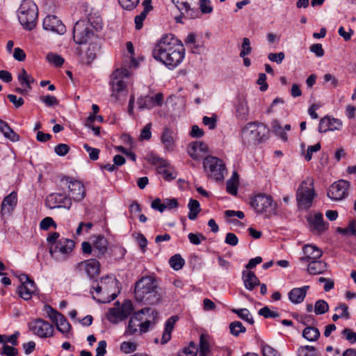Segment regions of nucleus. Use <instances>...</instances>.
I'll list each match as a JSON object with an SVG mask.
<instances>
[{
	"label": "nucleus",
	"mask_w": 356,
	"mask_h": 356,
	"mask_svg": "<svg viewBox=\"0 0 356 356\" xmlns=\"http://www.w3.org/2000/svg\"><path fill=\"white\" fill-rule=\"evenodd\" d=\"M74 246L73 240L62 237L49 247L50 256L56 261H64L69 257Z\"/></svg>",
	"instance_id": "7"
},
{
	"label": "nucleus",
	"mask_w": 356,
	"mask_h": 356,
	"mask_svg": "<svg viewBox=\"0 0 356 356\" xmlns=\"http://www.w3.org/2000/svg\"><path fill=\"white\" fill-rule=\"evenodd\" d=\"M0 131L4 136L13 142L19 140V136L8 125V124L0 119Z\"/></svg>",
	"instance_id": "36"
},
{
	"label": "nucleus",
	"mask_w": 356,
	"mask_h": 356,
	"mask_svg": "<svg viewBox=\"0 0 356 356\" xmlns=\"http://www.w3.org/2000/svg\"><path fill=\"white\" fill-rule=\"evenodd\" d=\"M18 354V350L13 346H10L7 344H3L2 350L0 353L1 355L6 356H17Z\"/></svg>",
	"instance_id": "57"
},
{
	"label": "nucleus",
	"mask_w": 356,
	"mask_h": 356,
	"mask_svg": "<svg viewBox=\"0 0 356 356\" xmlns=\"http://www.w3.org/2000/svg\"><path fill=\"white\" fill-rule=\"evenodd\" d=\"M140 0H118L120 5L125 10H131L139 3Z\"/></svg>",
	"instance_id": "55"
},
{
	"label": "nucleus",
	"mask_w": 356,
	"mask_h": 356,
	"mask_svg": "<svg viewBox=\"0 0 356 356\" xmlns=\"http://www.w3.org/2000/svg\"><path fill=\"white\" fill-rule=\"evenodd\" d=\"M102 29V19L99 15L93 17L92 13L88 14L86 19L76 22L73 29V39L76 44L87 43L94 35V30Z\"/></svg>",
	"instance_id": "3"
},
{
	"label": "nucleus",
	"mask_w": 356,
	"mask_h": 356,
	"mask_svg": "<svg viewBox=\"0 0 356 356\" xmlns=\"http://www.w3.org/2000/svg\"><path fill=\"white\" fill-rule=\"evenodd\" d=\"M134 307L130 300H125L121 306L113 307L109 309L107 319L111 323L116 324L124 321L133 312Z\"/></svg>",
	"instance_id": "11"
},
{
	"label": "nucleus",
	"mask_w": 356,
	"mask_h": 356,
	"mask_svg": "<svg viewBox=\"0 0 356 356\" xmlns=\"http://www.w3.org/2000/svg\"><path fill=\"white\" fill-rule=\"evenodd\" d=\"M54 323L56 325L57 330L67 337L72 327L65 316L61 314Z\"/></svg>",
	"instance_id": "37"
},
{
	"label": "nucleus",
	"mask_w": 356,
	"mask_h": 356,
	"mask_svg": "<svg viewBox=\"0 0 356 356\" xmlns=\"http://www.w3.org/2000/svg\"><path fill=\"white\" fill-rule=\"evenodd\" d=\"M326 263L318 259L311 261L307 267V271L312 275H318L324 273L326 270Z\"/></svg>",
	"instance_id": "33"
},
{
	"label": "nucleus",
	"mask_w": 356,
	"mask_h": 356,
	"mask_svg": "<svg viewBox=\"0 0 356 356\" xmlns=\"http://www.w3.org/2000/svg\"><path fill=\"white\" fill-rule=\"evenodd\" d=\"M349 182L339 180L332 184L327 191V196L333 200H341L348 195Z\"/></svg>",
	"instance_id": "16"
},
{
	"label": "nucleus",
	"mask_w": 356,
	"mask_h": 356,
	"mask_svg": "<svg viewBox=\"0 0 356 356\" xmlns=\"http://www.w3.org/2000/svg\"><path fill=\"white\" fill-rule=\"evenodd\" d=\"M229 328L230 333L235 337H238L241 333H244L246 331L242 323L238 321L232 322L229 325Z\"/></svg>",
	"instance_id": "43"
},
{
	"label": "nucleus",
	"mask_w": 356,
	"mask_h": 356,
	"mask_svg": "<svg viewBox=\"0 0 356 356\" xmlns=\"http://www.w3.org/2000/svg\"><path fill=\"white\" fill-rule=\"evenodd\" d=\"M250 41L248 38H243V42L241 44V50L240 52V57H245L252 52V47L250 45Z\"/></svg>",
	"instance_id": "53"
},
{
	"label": "nucleus",
	"mask_w": 356,
	"mask_h": 356,
	"mask_svg": "<svg viewBox=\"0 0 356 356\" xmlns=\"http://www.w3.org/2000/svg\"><path fill=\"white\" fill-rule=\"evenodd\" d=\"M309 286H304L300 288H293L288 293L289 300L293 304L302 302L307 296Z\"/></svg>",
	"instance_id": "28"
},
{
	"label": "nucleus",
	"mask_w": 356,
	"mask_h": 356,
	"mask_svg": "<svg viewBox=\"0 0 356 356\" xmlns=\"http://www.w3.org/2000/svg\"><path fill=\"white\" fill-rule=\"evenodd\" d=\"M154 163L158 165V173L162 175L165 181H170L177 177V172L170 167L167 160L156 157L154 159Z\"/></svg>",
	"instance_id": "19"
},
{
	"label": "nucleus",
	"mask_w": 356,
	"mask_h": 356,
	"mask_svg": "<svg viewBox=\"0 0 356 356\" xmlns=\"http://www.w3.org/2000/svg\"><path fill=\"white\" fill-rule=\"evenodd\" d=\"M251 205L257 213L268 215L275 213L277 204L270 195L262 193L256 195L251 200Z\"/></svg>",
	"instance_id": "9"
},
{
	"label": "nucleus",
	"mask_w": 356,
	"mask_h": 356,
	"mask_svg": "<svg viewBox=\"0 0 356 356\" xmlns=\"http://www.w3.org/2000/svg\"><path fill=\"white\" fill-rule=\"evenodd\" d=\"M217 116L213 115L211 117L204 116L202 123L209 127V129H214L216 127Z\"/></svg>",
	"instance_id": "58"
},
{
	"label": "nucleus",
	"mask_w": 356,
	"mask_h": 356,
	"mask_svg": "<svg viewBox=\"0 0 356 356\" xmlns=\"http://www.w3.org/2000/svg\"><path fill=\"white\" fill-rule=\"evenodd\" d=\"M43 311L47 314V317L54 323L56 321L60 316L61 313L57 312L52 307L45 305Z\"/></svg>",
	"instance_id": "49"
},
{
	"label": "nucleus",
	"mask_w": 356,
	"mask_h": 356,
	"mask_svg": "<svg viewBox=\"0 0 356 356\" xmlns=\"http://www.w3.org/2000/svg\"><path fill=\"white\" fill-rule=\"evenodd\" d=\"M19 280L22 282V284L18 288L19 296L24 300H28L35 290V282L26 274L20 275Z\"/></svg>",
	"instance_id": "18"
},
{
	"label": "nucleus",
	"mask_w": 356,
	"mask_h": 356,
	"mask_svg": "<svg viewBox=\"0 0 356 356\" xmlns=\"http://www.w3.org/2000/svg\"><path fill=\"white\" fill-rule=\"evenodd\" d=\"M60 181L67 185L71 195L70 197L72 200L75 202H81L84 199L86 191L83 184L80 181L67 176L62 177Z\"/></svg>",
	"instance_id": "13"
},
{
	"label": "nucleus",
	"mask_w": 356,
	"mask_h": 356,
	"mask_svg": "<svg viewBox=\"0 0 356 356\" xmlns=\"http://www.w3.org/2000/svg\"><path fill=\"white\" fill-rule=\"evenodd\" d=\"M169 264L174 270H179L182 268L185 261L180 254H177L170 257Z\"/></svg>",
	"instance_id": "44"
},
{
	"label": "nucleus",
	"mask_w": 356,
	"mask_h": 356,
	"mask_svg": "<svg viewBox=\"0 0 356 356\" xmlns=\"http://www.w3.org/2000/svg\"><path fill=\"white\" fill-rule=\"evenodd\" d=\"M18 80L21 85L25 84L29 88H31V84L34 82V79L29 75L24 69H22L18 75Z\"/></svg>",
	"instance_id": "47"
},
{
	"label": "nucleus",
	"mask_w": 356,
	"mask_h": 356,
	"mask_svg": "<svg viewBox=\"0 0 356 356\" xmlns=\"http://www.w3.org/2000/svg\"><path fill=\"white\" fill-rule=\"evenodd\" d=\"M238 182H235L232 179H229L227 181V192L232 195H236L238 192Z\"/></svg>",
	"instance_id": "61"
},
{
	"label": "nucleus",
	"mask_w": 356,
	"mask_h": 356,
	"mask_svg": "<svg viewBox=\"0 0 356 356\" xmlns=\"http://www.w3.org/2000/svg\"><path fill=\"white\" fill-rule=\"evenodd\" d=\"M341 127L342 122L340 120L325 116L320 120L318 131L325 133L328 131L340 130Z\"/></svg>",
	"instance_id": "24"
},
{
	"label": "nucleus",
	"mask_w": 356,
	"mask_h": 356,
	"mask_svg": "<svg viewBox=\"0 0 356 356\" xmlns=\"http://www.w3.org/2000/svg\"><path fill=\"white\" fill-rule=\"evenodd\" d=\"M337 232L343 235L350 234L356 236V221H350L348 226L345 228L338 227Z\"/></svg>",
	"instance_id": "45"
},
{
	"label": "nucleus",
	"mask_w": 356,
	"mask_h": 356,
	"mask_svg": "<svg viewBox=\"0 0 356 356\" xmlns=\"http://www.w3.org/2000/svg\"><path fill=\"white\" fill-rule=\"evenodd\" d=\"M208 147L202 141H195L191 143L187 147V152L189 156L195 159L198 160L200 158L198 152H207Z\"/></svg>",
	"instance_id": "29"
},
{
	"label": "nucleus",
	"mask_w": 356,
	"mask_h": 356,
	"mask_svg": "<svg viewBox=\"0 0 356 356\" xmlns=\"http://www.w3.org/2000/svg\"><path fill=\"white\" fill-rule=\"evenodd\" d=\"M99 262L95 259H87L78 264L79 270H83L90 278L99 273Z\"/></svg>",
	"instance_id": "23"
},
{
	"label": "nucleus",
	"mask_w": 356,
	"mask_h": 356,
	"mask_svg": "<svg viewBox=\"0 0 356 356\" xmlns=\"http://www.w3.org/2000/svg\"><path fill=\"white\" fill-rule=\"evenodd\" d=\"M45 204L51 209L56 208L70 209L72 207V199L67 195L55 193L47 197Z\"/></svg>",
	"instance_id": "14"
},
{
	"label": "nucleus",
	"mask_w": 356,
	"mask_h": 356,
	"mask_svg": "<svg viewBox=\"0 0 356 356\" xmlns=\"http://www.w3.org/2000/svg\"><path fill=\"white\" fill-rule=\"evenodd\" d=\"M307 221L310 225L311 230L314 233L321 234L328 229L329 225L323 220V216L321 213L309 216Z\"/></svg>",
	"instance_id": "22"
},
{
	"label": "nucleus",
	"mask_w": 356,
	"mask_h": 356,
	"mask_svg": "<svg viewBox=\"0 0 356 356\" xmlns=\"http://www.w3.org/2000/svg\"><path fill=\"white\" fill-rule=\"evenodd\" d=\"M259 315L264 316L266 318H276L280 316V313L275 311H271L267 306L260 309L258 312Z\"/></svg>",
	"instance_id": "51"
},
{
	"label": "nucleus",
	"mask_w": 356,
	"mask_h": 356,
	"mask_svg": "<svg viewBox=\"0 0 356 356\" xmlns=\"http://www.w3.org/2000/svg\"><path fill=\"white\" fill-rule=\"evenodd\" d=\"M106 280H108V283H109L111 286H113L115 284V280H113L111 277H106L105 278H102L100 280L101 285H99L97 284L96 286L94 285L92 286V288L95 291L97 294L100 293L102 290L107 291V287L104 286L106 282Z\"/></svg>",
	"instance_id": "46"
},
{
	"label": "nucleus",
	"mask_w": 356,
	"mask_h": 356,
	"mask_svg": "<svg viewBox=\"0 0 356 356\" xmlns=\"http://www.w3.org/2000/svg\"><path fill=\"white\" fill-rule=\"evenodd\" d=\"M197 348L194 343L191 342L188 347H185L178 353L177 356H196Z\"/></svg>",
	"instance_id": "52"
},
{
	"label": "nucleus",
	"mask_w": 356,
	"mask_h": 356,
	"mask_svg": "<svg viewBox=\"0 0 356 356\" xmlns=\"http://www.w3.org/2000/svg\"><path fill=\"white\" fill-rule=\"evenodd\" d=\"M314 196V179L307 177L301 182L297 191L296 199L299 207L304 209L309 208Z\"/></svg>",
	"instance_id": "8"
},
{
	"label": "nucleus",
	"mask_w": 356,
	"mask_h": 356,
	"mask_svg": "<svg viewBox=\"0 0 356 356\" xmlns=\"http://www.w3.org/2000/svg\"><path fill=\"white\" fill-rule=\"evenodd\" d=\"M51 226L56 227V225L51 217H45L40 222V228L42 230H47Z\"/></svg>",
	"instance_id": "60"
},
{
	"label": "nucleus",
	"mask_w": 356,
	"mask_h": 356,
	"mask_svg": "<svg viewBox=\"0 0 356 356\" xmlns=\"http://www.w3.org/2000/svg\"><path fill=\"white\" fill-rule=\"evenodd\" d=\"M0 131L4 136L13 142L19 140V136L8 125V124L0 119Z\"/></svg>",
	"instance_id": "35"
},
{
	"label": "nucleus",
	"mask_w": 356,
	"mask_h": 356,
	"mask_svg": "<svg viewBox=\"0 0 356 356\" xmlns=\"http://www.w3.org/2000/svg\"><path fill=\"white\" fill-rule=\"evenodd\" d=\"M268 131V127L263 123L249 122L241 130L243 143L248 146L259 144L267 138Z\"/></svg>",
	"instance_id": "4"
},
{
	"label": "nucleus",
	"mask_w": 356,
	"mask_h": 356,
	"mask_svg": "<svg viewBox=\"0 0 356 356\" xmlns=\"http://www.w3.org/2000/svg\"><path fill=\"white\" fill-rule=\"evenodd\" d=\"M203 168L209 179L216 181H222L227 174L224 161L213 156H207L203 160Z\"/></svg>",
	"instance_id": "6"
},
{
	"label": "nucleus",
	"mask_w": 356,
	"mask_h": 356,
	"mask_svg": "<svg viewBox=\"0 0 356 356\" xmlns=\"http://www.w3.org/2000/svg\"><path fill=\"white\" fill-rule=\"evenodd\" d=\"M271 129L273 132L275 134V135L279 137L282 140L286 142L288 140L287 134L283 129L280 123L277 120H274L271 122Z\"/></svg>",
	"instance_id": "41"
},
{
	"label": "nucleus",
	"mask_w": 356,
	"mask_h": 356,
	"mask_svg": "<svg viewBox=\"0 0 356 356\" xmlns=\"http://www.w3.org/2000/svg\"><path fill=\"white\" fill-rule=\"evenodd\" d=\"M30 331L40 338H49L54 335V327L52 324L42 318H35L29 323Z\"/></svg>",
	"instance_id": "12"
},
{
	"label": "nucleus",
	"mask_w": 356,
	"mask_h": 356,
	"mask_svg": "<svg viewBox=\"0 0 356 356\" xmlns=\"http://www.w3.org/2000/svg\"><path fill=\"white\" fill-rule=\"evenodd\" d=\"M342 334L350 343H354L356 342V332H353L350 329L345 328L342 331Z\"/></svg>",
	"instance_id": "64"
},
{
	"label": "nucleus",
	"mask_w": 356,
	"mask_h": 356,
	"mask_svg": "<svg viewBox=\"0 0 356 356\" xmlns=\"http://www.w3.org/2000/svg\"><path fill=\"white\" fill-rule=\"evenodd\" d=\"M136 348L137 344L135 342L124 341L120 344V350L125 354L134 352Z\"/></svg>",
	"instance_id": "54"
},
{
	"label": "nucleus",
	"mask_w": 356,
	"mask_h": 356,
	"mask_svg": "<svg viewBox=\"0 0 356 356\" xmlns=\"http://www.w3.org/2000/svg\"><path fill=\"white\" fill-rule=\"evenodd\" d=\"M178 320L177 316H172L169 318L165 323V329L162 335L161 343L163 344L168 342L171 339V332L174 328V325Z\"/></svg>",
	"instance_id": "31"
},
{
	"label": "nucleus",
	"mask_w": 356,
	"mask_h": 356,
	"mask_svg": "<svg viewBox=\"0 0 356 356\" xmlns=\"http://www.w3.org/2000/svg\"><path fill=\"white\" fill-rule=\"evenodd\" d=\"M302 252L304 256L300 258L301 262L309 263L311 261L319 259L323 254V252L320 248L309 244L305 245L303 247Z\"/></svg>",
	"instance_id": "25"
},
{
	"label": "nucleus",
	"mask_w": 356,
	"mask_h": 356,
	"mask_svg": "<svg viewBox=\"0 0 356 356\" xmlns=\"http://www.w3.org/2000/svg\"><path fill=\"white\" fill-rule=\"evenodd\" d=\"M38 15V7L33 1H22L17 10V16L19 23L25 29L31 31L35 28Z\"/></svg>",
	"instance_id": "5"
},
{
	"label": "nucleus",
	"mask_w": 356,
	"mask_h": 356,
	"mask_svg": "<svg viewBox=\"0 0 356 356\" xmlns=\"http://www.w3.org/2000/svg\"><path fill=\"white\" fill-rule=\"evenodd\" d=\"M163 94L157 93L154 97L145 95L140 96L137 101L139 109H151L156 106H161L163 102Z\"/></svg>",
	"instance_id": "21"
},
{
	"label": "nucleus",
	"mask_w": 356,
	"mask_h": 356,
	"mask_svg": "<svg viewBox=\"0 0 356 356\" xmlns=\"http://www.w3.org/2000/svg\"><path fill=\"white\" fill-rule=\"evenodd\" d=\"M302 337L307 341H315L320 337V331L315 327L308 326L304 329Z\"/></svg>",
	"instance_id": "39"
},
{
	"label": "nucleus",
	"mask_w": 356,
	"mask_h": 356,
	"mask_svg": "<svg viewBox=\"0 0 356 356\" xmlns=\"http://www.w3.org/2000/svg\"><path fill=\"white\" fill-rule=\"evenodd\" d=\"M188 208L189 209V213L188 215V218L191 220H195L200 211V202L196 200L190 199L188 204Z\"/></svg>",
	"instance_id": "38"
},
{
	"label": "nucleus",
	"mask_w": 356,
	"mask_h": 356,
	"mask_svg": "<svg viewBox=\"0 0 356 356\" xmlns=\"http://www.w3.org/2000/svg\"><path fill=\"white\" fill-rule=\"evenodd\" d=\"M209 351V336L202 334L200 337V356H207Z\"/></svg>",
	"instance_id": "42"
},
{
	"label": "nucleus",
	"mask_w": 356,
	"mask_h": 356,
	"mask_svg": "<svg viewBox=\"0 0 356 356\" xmlns=\"http://www.w3.org/2000/svg\"><path fill=\"white\" fill-rule=\"evenodd\" d=\"M17 193L12 191L6 195L1 204V214L3 216H10L15 209L17 204Z\"/></svg>",
	"instance_id": "20"
},
{
	"label": "nucleus",
	"mask_w": 356,
	"mask_h": 356,
	"mask_svg": "<svg viewBox=\"0 0 356 356\" xmlns=\"http://www.w3.org/2000/svg\"><path fill=\"white\" fill-rule=\"evenodd\" d=\"M328 310L329 305L325 300H318L316 302L314 311L316 315L323 314Z\"/></svg>",
	"instance_id": "48"
},
{
	"label": "nucleus",
	"mask_w": 356,
	"mask_h": 356,
	"mask_svg": "<svg viewBox=\"0 0 356 356\" xmlns=\"http://www.w3.org/2000/svg\"><path fill=\"white\" fill-rule=\"evenodd\" d=\"M150 310L149 308H144L142 309L138 313H136L129 321L127 327L124 332V336H131L136 333H138V327H139V323L137 322L140 321V319L138 318V316L140 314H145V312H149Z\"/></svg>",
	"instance_id": "27"
},
{
	"label": "nucleus",
	"mask_w": 356,
	"mask_h": 356,
	"mask_svg": "<svg viewBox=\"0 0 356 356\" xmlns=\"http://www.w3.org/2000/svg\"><path fill=\"white\" fill-rule=\"evenodd\" d=\"M195 0H172L181 15L187 19L198 17L200 13L197 8L193 6Z\"/></svg>",
	"instance_id": "15"
},
{
	"label": "nucleus",
	"mask_w": 356,
	"mask_h": 356,
	"mask_svg": "<svg viewBox=\"0 0 356 356\" xmlns=\"http://www.w3.org/2000/svg\"><path fill=\"white\" fill-rule=\"evenodd\" d=\"M242 280L245 287L249 291H252L256 286L260 284L259 280L251 270H243Z\"/></svg>",
	"instance_id": "30"
},
{
	"label": "nucleus",
	"mask_w": 356,
	"mask_h": 356,
	"mask_svg": "<svg viewBox=\"0 0 356 356\" xmlns=\"http://www.w3.org/2000/svg\"><path fill=\"white\" fill-rule=\"evenodd\" d=\"M42 26L44 29L57 33L63 35L66 32V27L55 15H48L43 19Z\"/></svg>",
	"instance_id": "17"
},
{
	"label": "nucleus",
	"mask_w": 356,
	"mask_h": 356,
	"mask_svg": "<svg viewBox=\"0 0 356 356\" xmlns=\"http://www.w3.org/2000/svg\"><path fill=\"white\" fill-rule=\"evenodd\" d=\"M175 134L173 130L168 127L163 128L161 136V140L165 150L172 152L175 147Z\"/></svg>",
	"instance_id": "26"
},
{
	"label": "nucleus",
	"mask_w": 356,
	"mask_h": 356,
	"mask_svg": "<svg viewBox=\"0 0 356 356\" xmlns=\"http://www.w3.org/2000/svg\"><path fill=\"white\" fill-rule=\"evenodd\" d=\"M262 353L263 356H280L277 350L266 344L262 346Z\"/></svg>",
	"instance_id": "63"
},
{
	"label": "nucleus",
	"mask_w": 356,
	"mask_h": 356,
	"mask_svg": "<svg viewBox=\"0 0 356 356\" xmlns=\"http://www.w3.org/2000/svg\"><path fill=\"white\" fill-rule=\"evenodd\" d=\"M0 131L4 136L13 142L19 140V136L8 125V124L0 119Z\"/></svg>",
	"instance_id": "34"
},
{
	"label": "nucleus",
	"mask_w": 356,
	"mask_h": 356,
	"mask_svg": "<svg viewBox=\"0 0 356 356\" xmlns=\"http://www.w3.org/2000/svg\"><path fill=\"white\" fill-rule=\"evenodd\" d=\"M131 74L130 71L127 68H120L115 70L111 76L110 84L112 88L113 96H118L120 93L127 92V83L124 79L128 78Z\"/></svg>",
	"instance_id": "10"
},
{
	"label": "nucleus",
	"mask_w": 356,
	"mask_h": 356,
	"mask_svg": "<svg viewBox=\"0 0 356 356\" xmlns=\"http://www.w3.org/2000/svg\"><path fill=\"white\" fill-rule=\"evenodd\" d=\"M84 149L88 153L89 158L92 161H97L99 159L100 150L97 148H94L85 143L83 145Z\"/></svg>",
	"instance_id": "56"
},
{
	"label": "nucleus",
	"mask_w": 356,
	"mask_h": 356,
	"mask_svg": "<svg viewBox=\"0 0 356 356\" xmlns=\"http://www.w3.org/2000/svg\"><path fill=\"white\" fill-rule=\"evenodd\" d=\"M285 58V54L284 52L280 53H270L268 55V58L272 61L277 63V64H281L283 60Z\"/></svg>",
	"instance_id": "62"
},
{
	"label": "nucleus",
	"mask_w": 356,
	"mask_h": 356,
	"mask_svg": "<svg viewBox=\"0 0 356 356\" xmlns=\"http://www.w3.org/2000/svg\"><path fill=\"white\" fill-rule=\"evenodd\" d=\"M190 242L193 245H200L206 237L201 233H189L188 235Z\"/></svg>",
	"instance_id": "59"
},
{
	"label": "nucleus",
	"mask_w": 356,
	"mask_h": 356,
	"mask_svg": "<svg viewBox=\"0 0 356 356\" xmlns=\"http://www.w3.org/2000/svg\"><path fill=\"white\" fill-rule=\"evenodd\" d=\"M232 312L236 314L240 318L248 322L250 325L254 323V318L250 314V311L246 308L243 309H232Z\"/></svg>",
	"instance_id": "40"
},
{
	"label": "nucleus",
	"mask_w": 356,
	"mask_h": 356,
	"mask_svg": "<svg viewBox=\"0 0 356 356\" xmlns=\"http://www.w3.org/2000/svg\"><path fill=\"white\" fill-rule=\"evenodd\" d=\"M94 252H97V255H104L108 250V241L102 235H98L92 242Z\"/></svg>",
	"instance_id": "32"
},
{
	"label": "nucleus",
	"mask_w": 356,
	"mask_h": 356,
	"mask_svg": "<svg viewBox=\"0 0 356 356\" xmlns=\"http://www.w3.org/2000/svg\"><path fill=\"white\" fill-rule=\"evenodd\" d=\"M47 60L49 63L54 65L56 67H60L64 63L63 57L54 53H49L47 55Z\"/></svg>",
	"instance_id": "50"
},
{
	"label": "nucleus",
	"mask_w": 356,
	"mask_h": 356,
	"mask_svg": "<svg viewBox=\"0 0 356 356\" xmlns=\"http://www.w3.org/2000/svg\"><path fill=\"white\" fill-rule=\"evenodd\" d=\"M135 298L137 302L155 305L160 302L161 294L157 291L156 280L151 276H145L135 284Z\"/></svg>",
	"instance_id": "2"
},
{
	"label": "nucleus",
	"mask_w": 356,
	"mask_h": 356,
	"mask_svg": "<svg viewBox=\"0 0 356 356\" xmlns=\"http://www.w3.org/2000/svg\"><path fill=\"white\" fill-rule=\"evenodd\" d=\"M152 56L168 69L173 70L183 61L185 48L181 40L172 34H166L157 41L152 51Z\"/></svg>",
	"instance_id": "1"
}]
</instances>
